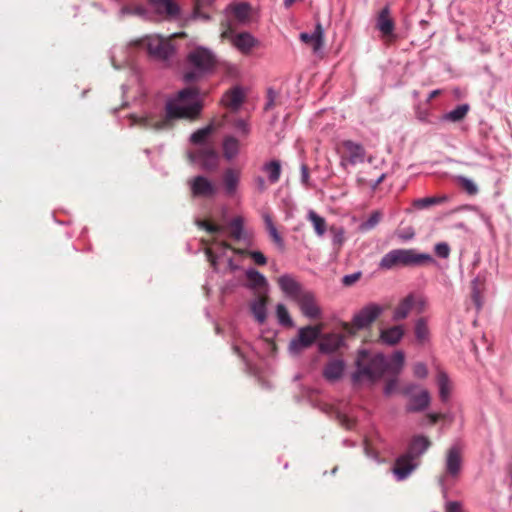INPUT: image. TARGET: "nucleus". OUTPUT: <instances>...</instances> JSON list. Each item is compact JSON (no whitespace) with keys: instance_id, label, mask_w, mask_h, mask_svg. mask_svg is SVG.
I'll use <instances>...</instances> for the list:
<instances>
[{"instance_id":"nucleus-1","label":"nucleus","mask_w":512,"mask_h":512,"mask_svg":"<svg viewBox=\"0 0 512 512\" xmlns=\"http://www.w3.org/2000/svg\"><path fill=\"white\" fill-rule=\"evenodd\" d=\"M201 108L198 90L185 88L167 101L164 117L146 113L131 114L128 117V125L163 128V126L172 125V121L175 119H193L197 117Z\"/></svg>"},{"instance_id":"nucleus-2","label":"nucleus","mask_w":512,"mask_h":512,"mask_svg":"<svg viewBox=\"0 0 512 512\" xmlns=\"http://www.w3.org/2000/svg\"><path fill=\"white\" fill-rule=\"evenodd\" d=\"M281 291L295 301L302 315L311 320H320L323 316L322 309L312 291L303 288L292 275L285 274L277 279Z\"/></svg>"},{"instance_id":"nucleus-3","label":"nucleus","mask_w":512,"mask_h":512,"mask_svg":"<svg viewBox=\"0 0 512 512\" xmlns=\"http://www.w3.org/2000/svg\"><path fill=\"white\" fill-rule=\"evenodd\" d=\"M356 370L352 374L354 384L364 380L375 382L385 373L388 365L385 356L381 353H370L366 350L358 352L356 361Z\"/></svg>"},{"instance_id":"nucleus-4","label":"nucleus","mask_w":512,"mask_h":512,"mask_svg":"<svg viewBox=\"0 0 512 512\" xmlns=\"http://www.w3.org/2000/svg\"><path fill=\"white\" fill-rule=\"evenodd\" d=\"M188 71L184 74L186 82L194 81L210 72L217 65L214 52L204 46H195L187 54Z\"/></svg>"},{"instance_id":"nucleus-5","label":"nucleus","mask_w":512,"mask_h":512,"mask_svg":"<svg viewBox=\"0 0 512 512\" xmlns=\"http://www.w3.org/2000/svg\"><path fill=\"white\" fill-rule=\"evenodd\" d=\"M434 262L433 257L427 253H418L414 249H394L381 258L379 268L391 270L397 266H418Z\"/></svg>"},{"instance_id":"nucleus-6","label":"nucleus","mask_w":512,"mask_h":512,"mask_svg":"<svg viewBox=\"0 0 512 512\" xmlns=\"http://www.w3.org/2000/svg\"><path fill=\"white\" fill-rule=\"evenodd\" d=\"M213 130H197L191 136L194 144L200 145L195 151L190 152L189 157L193 162H200L206 170H215L218 167L219 155L214 146L208 142Z\"/></svg>"},{"instance_id":"nucleus-7","label":"nucleus","mask_w":512,"mask_h":512,"mask_svg":"<svg viewBox=\"0 0 512 512\" xmlns=\"http://www.w3.org/2000/svg\"><path fill=\"white\" fill-rule=\"evenodd\" d=\"M185 34L175 33L167 38L159 35H149L136 42L137 45L146 48L147 52L157 59H167L175 51V46L172 44V39L182 37Z\"/></svg>"},{"instance_id":"nucleus-8","label":"nucleus","mask_w":512,"mask_h":512,"mask_svg":"<svg viewBox=\"0 0 512 512\" xmlns=\"http://www.w3.org/2000/svg\"><path fill=\"white\" fill-rule=\"evenodd\" d=\"M382 312L381 306L369 304L354 315L351 323H344L343 328L349 334H356L357 331L370 327Z\"/></svg>"},{"instance_id":"nucleus-9","label":"nucleus","mask_w":512,"mask_h":512,"mask_svg":"<svg viewBox=\"0 0 512 512\" xmlns=\"http://www.w3.org/2000/svg\"><path fill=\"white\" fill-rule=\"evenodd\" d=\"M323 329L322 324L308 325L298 330L297 337L289 343V351L292 354H299L306 348H309L319 338Z\"/></svg>"},{"instance_id":"nucleus-10","label":"nucleus","mask_w":512,"mask_h":512,"mask_svg":"<svg viewBox=\"0 0 512 512\" xmlns=\"http://www.w3.org/2000/svg\"><path fill=\"white\" fill-rule=\"evenodd\" d=\"M222 39H227L240 53L250 54L259 46V40L248 32L235 33L231 28H227L221 33Z\"/></svg>"},{"instance_id":"nucleus-11","label":"nucleus","mask_w":512,"mask_h":512,"mask_svg":"<svg viewBox=\"0 0 512 512\" xmlns=\"http://www.w3.org/2000/svg\"><path fill=\"white\" fill-rule=\"evenodd\" d=\"M148 9L159 17H176L179 6L173 0H148Z\"/></svg>"},{"instance_id":"nucleus-12","label":"nucleus","mask_w":512,"mask_h":512,"mask_svg":"<svg viewBox=\"0 0 512 512\" xmlns=\"http://www.w3.org/2000/svg\"><path fill=\"white\" fill-rule=\"evenodd\" d=\"M432 445L431 440L424 435H415L411 438L407 451L404 453L419 462L421 456L426 453V451Z\"/></svg>"},{"instance_id":"nucleus-13","label":"nucleus","mask_w":512,"mask_h":512,"mask_svg":"<svg viewBox=\"0 0 512 512\" xmlns=\"http://www.w3.org/2000/svg\"><path fill=\"white\" fill-rule=\"evenodd\" d=\"M343 157L349 160L351 164H357L364 161L365 150L364 148L351 140L342 141L339 144Z\"/></svg>"},{"instance_id":"nucleus-14","label":"nucleus","mask_w":512,"mask_h":512,"mask_svg":"<svg viewBox=\"0 0 512 512\" xmlns=\"http://www.w3.org/2000/svg\"><path fill=\"white\" fill-rule=\"evenodd\" d=\"M419 465V462L415 461L406 454L401 455L395 461L393 467V473L398 480L406 479Z\"/></svg>"},{"instance_id":"nucleus-15","label":"nucleus","mask_w":512,"mask_h":512,"mask_svg":"<svg viewBox=\"0 0 512 512\" xmlns=\"http://www.w3.org/2000/svg\"><path fill=\"white\" fill-rule=\"evenodd\" d=\"M215 185L204 176H196L191 181V191L197 197H211L216 193Z\"/></svg>"},{"instance_id":"nucleus-16","label":"nucleus","mask_w":512,"mask_h":512,"mask_svg":"<svg viewBox=\"0 0 512 512\" xmlns=\"http://www.w3.org/2000/svg\"><path fill=\"white\" fill-rule=\"evenodd\" d=\"M345 363L342 359H331L323 367L322 375L328 382L340 380L344 374Z\"/></svg>"},{"instance_id":"nucleus-17","label":"nucleus","mask_w":512,"mask_h":512,"mask_svg":"<svg viewBox=\"0 0 512 512\" xmlns=\"http://www.w3.org/2000/svg\"><path fill=\"white\" fill-rule=\"evenodd\" d=\"M345 345V338L341 334H326L319 342V351L321 353H334Z\"/></svg>"},{"instance_id":"nucleus-18","label":"nucleus","mask_w":512,"mask_h":512,"mask_svg":"<svg viewBox=\"0 0 512 512\" xmlns=\"http://www.w3.org/2000/svg\"><path fill=\"white\" fill-rule=\"evenodd\" d=\"M227 12L239 24L249 23L252 17L250 5L244 2L230 4L227 7Z\"/></svg>"},{"instance_id":"nucleus-19","label":"nucleus","mask_w":512,"mask_h":512,"mask_svg":"<svg viewBox=\"0 0 512 512\" xmlns=\"http://www.w3.org/2000/svg\"><path fill=\"white\" fill-rule=\"evenodd\" d=\"M245 97L246 93L244 88L240 86H235L223 95L222 103L227 108L231 110H236L242 105Z\"/></svg>"},{"instance_id":"nucleus-20","label":"nucleus","mask_w":512,"mask_h":512,"mask_svg":"<svg viewBox=\"0 0 512 512\" xmlns=\"http://www.w3.org/2000/svg\"><path fill=\"white\" fill-rule=\"evenodd\" d=\"M461 450L453 446L451 447L446 456V471L451 476H457L461 469Z\"/></svg>"},{"instance_id":"nucleus-21","label":"nucleus","mask_w":512,"mask_h":512,"mask_svg":"<svg viewBox=\"0 0 512 512\" xmlns=\"http://www.w3.org/2000/svg\"><path fill=\"white\" fill-rule=\"evenodd\" d=\"M300 39L309 45L315 54L318 53L323 46V30L321 25L317 24L313 33H301Z\"/></svg>"},{"instance_id":"nucleus-22","label":"nucleus","mask_w":512,"mask_h":512,"mask_svg":"<svg viewBox=\"0 0 512 512\" xmlns=\"http://www.w3.org/2000/svg\"><path fill=\"white\" fill-rule=\"evenodd\" d=\"M268 301H269V297L266 294H260L250 304L251 312L259 324H263L266 321V318H267L266 306H267Z\"/></svg>"},{"instance_id":"nucleus-23","label":"nucleus","mask_w":512,"mask_h":512,"mask_svg":"<svg viewBox=\"0 0 512 512\" xmlns=\"http://www.w3.org/2000/svg\"><path fill=\"white\" fill-rule=\"evenodd\" d=\"M394 21L390 15V9L388 6L384 7L377 18V28L384 37H389L394 31Z\"/></svg>"},{"instance_id":"nucleus-24","label":"nucleus","mask_w":512,"mask_h":512,"mask_svg":"<svg viewBox=\"0 0 512 512\" xmlns=\"http://www.w3.org/2000/svg\"><path fill=\"white\" fill-rule=\"evenodd\" d=\"M403 336L404 330L402 326L397 325L381 330L379 340L384 344L393 346L399 343Z\"/></svg>"},{"instance_id":"nucleus-25","label":"nucleus","mask_w":512,"mask_h":512,"mask_svg":"<svg viewBox=\"0 0 512 512\" xmlns=\"http://www.w3.org/2000/svg\"><path fill=\"white\" fill-rule=\"evenodd\" d=\"M430 404V394L427 390L421 391L419 394L413 395L410 398V403L407 406L408 412H419L426 409Z\"/></svg>"},{"instance_id":"nucleus-26","label":"nucleus","mask_w":512,"mask_h":512,"mask_svg":"<svg viewBox=\"0 0 512 512\" xmlns=\"http://www.w3.org/2000/svg\"><path fill=\"white\" fill-rule=\"evenodd\" d=\"M263 220L265 224V229L268 232L270 239L279 249L283 250L285 247L284 240L283 237L278 232L272 217L269 214H264Z\"/></svg>"},{"instance_id":"nucleus-27","label":"nucleus","mask_w":512,"mask_h":512,"mask_svg":"<svg viewBox=\"0 0 512 512\" xmlns=\"http://www.w3.org/2000/svg\"><path fill=\"white\" fill-rule=\"evenodd\" d=\"M485 289L484 280L480 277H476L471 282V299L476 306L477 310H480L483 306V292Z\"/></svg>"},{"instance_id":"nucleus-28","label":"nucleus","mask_w":512,"mask_h":512,"mask_svg":"<svg viewBox=\"0 0 512 512\" xmlns=\"http://www.w3.org/2000/svg\"><path fill=\"white\" fill-rule=\"evenodd\" d=\"M239 171L229 168L224 172L223 183L228 195H233L236 192L239 183Z\"/></svg>"},{"instance_id":"nucleus-29","label":"nucleus","mask_w":512,"mask_h":512,"mask_svg":"<svg viewBox=\"0 0 512 512\" xmlns=\"http://www.w3.org/2000/svg\"><path fill=\"white\" fill-rule=\"evenodd\" d=\"M414 305V298L412 295L405 297L395 308L393 319L396 321L405 319Z\"/></svg>"},{"instance_id":"nucleus-30","label":"nucleus","mask_w":512,"mask_h":512,"mask_svg":"<svg viewBox=\"0 0 512 512\" xmlns=\"http://www.w3.org/2000/svg\"><path fill=\"white\" fill-rule=\"evenodd\" d=\"M239 141L234 137H226L223 141V156L226 160L231 161L239 153Z\"/></svg>"},{"instance_id":"nucleus-31","label":"nucleus","mask_w":512,"mask_h":512,"mask_svg":"<svg viewBox=\"0 0 512 512\" xmlns=\"http://www.w3.org/2000/svg\"><path fill=\"white\" fill-rule=\"evenodd\" d=\"M405 362V355L402 351H396L392 357L390 362H387V369L386 371H389L392 374H399L404 366Z\"/></svg>"},{"instance_id":"nucleus-32","label":"nucleus","mask_w":512,"mask_h":512,"mask_svg":"<svg viewBox=\"0 0 512 512\" xmlns=\"http://www.w3.org/2000/svg\"><path fill=\"white\" fill-rule=\"evenodd\" d=\"M439 386V395L442 401L446 402L450 396L451 386L450 381L446 373L439 372L437 377Z\"/></svg>"},{"instance_id":"nucleus-33","label":"nucleus","mask_w":512,"mask_h":512,"mask_svg":"<svg viewBox=\"0 0 512 512\" xmlns=\"http://www.w3.org/2000/svg\"><path fill=\"white\" fill-rule=\"evenodd\" d=\"M470 110V106L468 104H461L458 105L455 109L452 111L446 113L444 115V119L451 121V122H458L462 120Z\"/></svg>"},{"instance_id":"nucleus-34","label":"nucleus","mask_w":512,"mask_h":512,"mask_svg":"<svg viewBox=\"0 0 512 512\" xmlns=\"http://www.w3.org/2000/svg\"><path fill=\"white\" fill-rule=\"evenodd\" d=\"M456 183L462 190H464L470 196L476 195L479 191L476 183L473 180L468 179L467 177L457 176Z\"/></svg>"},{"instance_id":"nucleus-35","label":"nucleus","mask_w":512,"mask_h":512,"mask_svg":"<svg viewBox=\"0 0 512 512\" xmlns=\"http://www.w3.org/2000/svg\"><path fill=\"white\" fill-rule=\"evenodd\" d=\"M446 199H447L446 196L425 197V198H420V199L415 200L413 204L418 209H425L430 206L440 204V203L446 201Z\"/></svg>"},{"instance_id":"nucleus-36","label":"nucleus","mask_w":512,"mask_h":512,"mask_svg":"<svg viewBox=\"0 0 512 512\" xmlns=\"http://www.w3.org/2000/svg\"><path fill=\"white\" fill-rule=\"evenodd\" d=\"M309 220L312 222L317 235L322 236L326 232V221L323 217L319 216L316 212H309Z\"/></svg>"},{"instance_id":"nucleus-37","label":"nucleus","mask_w":512,"mask_h":512,"mask_svg":"<svg viewBox=\"0 0 512 512\" xmlns=\"http://www.w3.org/2000/svg\"><path fill=\"white\" fill-rule=\"evenodd\" d=\"M265 171L271 183H276L280 179L281 165L279 161L273 160L265 165Z\"/></svg>"},{"instance_id":"nucleus-38","label":"nucleus","mask_w":512,"mask_h":512,"mask_svg":"<svg viewBox=\"0 0 512 512\" xmlns=\"http://www.w3.org/2000/svg\"><path fill=\"white\" fill-rule=\"evenodd\" d=\"M247 279L254 288H264L267 286V280L265 276L256 270L248 271Z\"/></svg>"},{"instance_id":"nucleus-39","label":"nucleus","mask_w":512,"mask_h":512,"mask_svg":"<svg viewBox=\"0 0 512 512\" xmlns=\"http://www.w3.org/2000/svg\"><path fill=\"white\" fill-rule=\"evenodd\" d=\"M276 316L281 325L287 326V327L293 326V321H292L290 314L284 304L280 303L276 306Z\"/></svg>"},{"instance_id":"nucleus-40","label":"nucleus","mask_w":512,"mask_h":512,"mask_svg":"<svg viewBox=\"0 0 512 512\" xmlns=\"http://www.w3.org/2000/svg\"><path fill=\"white\" fill-rule=\"evenodd\" d=\"M230 236L235 240H240L243 235V219L242 217H235L229 223Z\"/></svg>"},{"instance_id":"nucleus-41","label":"nucleus","mask_w":512,"mask_h":512,"mask_svg":"<svg viewBox=\"0 0 512 512\" xmlns=\"http://www.w3.org/2000/svg\"><path fill=\"white\" fill-rule=\"evenodd\" d=\"M382 219V214L380 211H374L369 218L361 224V228L363 230H371L374 228Z\"/></svg>"},{"instance_id":"nucleus-42","label":"nucleus","mask_w":512,"mask_h":512,"mask_svg":"<svg viewBox=\"0 0 512 512\" xmlns=\"http://www.w3.org/2000/svg\"><path fill=\"white\" fill-rule=\"evenodd\" d=\"M123 13L135 14L141 17H149L148 9L139 4H132L122 9Z\"/></svg>"},{"instance_id":"nucleus-43","label":"nucleus","mask_w":512,"mask_h":512,"mask_svg":"<svg viewBox=\"0 0 512 512\" xmlns=\"http://www.w3.org/2000/svg\"><path fill=\"white\" fill-rule=\"evenodd\" d=\"M415 335H416V338L420 342H423L424 340H426V338L428 336V328H427V325H426V322L424 319H419L416 322Z\"/></svg>"},{"instance_id":"nucleus-44","label":"nucleus","mask_w":512,"mask_h":512,"mask_svg":"<svg viewBox=\"0 0 512 512\" xmlns=\"http://www.w3.org/2000/svg\"><path fill=\"white\" fill-rule=\"evenodd\" d=\"M435 253L441 258H448L450 254V247L447 243L441 242L435 245Z\"/></svg>"},{"instance_id":"nucleus-45","label":"nucleus","mask_w":512,"mask_h":512,"mask_svg":"<svg viewBox=\"0 0 512 512\" xmlns=\"http://www.w3.org/2000/svg\"><path fill=\"white\" fill-rule=\"evenodd\" d=\"M361 277H362L361 272H355V273H352L349 275H345L342 278L341 282L344 286L349 287V286L354 285L357 281H359Z\"/></svg>"},{"instance_id":"nucleus-46","label":"nucleus","mask_w":512,"mask_h":512,"mask_svg":"<svg viewBox=\"0 0 512 512\" xmlns=\"http://www.w3.org/2000/svg\"><path fill=\"white\" fill-rule=\"evenodd\" d=\"M199 226L204 228L210 234H215L223 230V226L210 223L206 220L200 221Z\"/></svg>"},{"instance_id":"nucleus-47","label":"nucleus","mask_w":512,"mask_h":512,"mask_svg":"<svg viewBox=\"0 0 512 512\" xmlns=\"http://www.w3.org/2000/svg\"><path fill=\"white\" fill-rule=\"evenodd\" d=\"M249 256L257 265L263 266L267 263L265 255L260 251H251L249 252Z\"/></svg>"},{"instance_id":"nucleus-48","label":"nucleus","mask_w":512,"mask_h":512,"mask_svg":"<svg viewBox=\"0 0 512 512\" xmlns=\"http://www.w3.org/2000/svg\"><path fill=\"white\" fill-rule=\"evenodd\" d=\"M278 95L272 89H269L267 92V102L265 104V110L272 109L276 105Z\"/></svg>"},{"instance_id":"nucleus-49","label":"nucleus","mask_w":512,"mask_h":512,"mask_svg":"<svg viewBox=\"0 0 512 512\" xmlns=\"http://www.w3.org/2000/svg\"><path fill=\"white\" fill-rule=\"evenodd\" d=\"M414 375L418 378H425L428 374L426 365L423 363H417L413 367Z\"/></svg>"},{"instance_id":"nucleus-50","label":"nucleus","mask_w":512,"mask_h":512,"mask_svg":"<svg viewBox=\"0 0 512 512\" xmlns=\"http://www.w3.org/2000/svg\"><path fill=\"white\" fill-rule=\"evenodd\" d=\"M398 385V381L396 378H392L386 381L385 387H384V393L387 396H390L394 391L396 390Z\"/></svg>"},{"instance_id":"nucleus-51","label":"nucleus","mask_w":512,"mask_h":512,"mask_svg":"<svg viewBox=\"0 0 512 512\" xmlns=\"http://www.w3.org/2000/svg\"><path fill=\"white\" fill-rule=\"evenodd\" d=\"M337 419L339 424L346 429H351L354 425L353 420H351L344 414L337 413Z\"/></svg>"},{"instance_id":"nucleus-52","label":"nucleus","mask_w":512,"mask_h":512,"mask_svg":"<svg viewBox=\"0 0 512 512\" xmlns=\"http://www.w3.org/2000/svg\"><path fill=\"white\" fill-rule=\"evenodd\" d=\"M214 0H195V10L198 15H202L201 10L213 4Z\"/></svg>"},{"instance_id":"nucleus-53","label":"nucleus","mask_w":512,"mask_h":512,"mask_svg":"<svg viewBox=\"0 0 512 512\" xmlns=\"http://www.w3.org/2000/svg\"><path fill=\"white\" fill-rule=\"evenodd\" d=\"M445 512H463L461 504L457 501H450L446 504Z\"/></svg>"},{"instance_id":"nucleus-54","label":"nucleus","mask_w":512,"mask_h":512,"mask_svg":"<svg viewBox=\"0 0 512 512\" xmlns=\"http://www.w3.org/2000/svg\"><path fill=\"white\" fill-rule=\"evenodd\" d=\"M206 255H207V258H208V261L210 262V264L216 268L217 266V256L213 253V251L208 248L206 249Z\"/></svg>"},{"instance_id":"nucleus-55","label":"nucleus","mask_w":512,"mask_h":512,"mask_svg":"<svg viewBox=\"0 0 512 512\" xmlns=\"http://www.w3.org/2000/svg\"><path fill=\"white\" fill-rule=\"evenodd\" d=\"M386 174H381L375 181L369 182V187L374 191L384 181Z\"/></svg>"},{"instance_id":"nucleus-56","label":"nucleus","mask_w":512,"mask_h":512,"mask_svg":"<svg viewBox=\"0 0 512 512\" xmlns=\"http://www.w3.org/2000/svg\"><path fill=\"white\" fill-rule=\"evenodd\" d=\"M427 417L430 420L431 424H435L440 419H444L445 415L441 413H429L427 414Z\"/></svg>"},{"instance_id":"nucleus-57","label":"nucleus","mask_w":512,"mask_h":512,"mask_svg":"<svg viewBox=\"0 0 512 512\" xmlns=\"http://www.w3.org/2000/svg\"><path fill=\"white\" fill-rule=\"evenodd\" d=\"M213 243L220 249H230V250H233V247L227 242V241H219L217 239H214L213 240Z\"/></svg>"},{"instance_id":"nucleus-58","label":"nucleus","mask_w":512,"mask_h":512,"mask_svg":"<svg viewBox=\"0 0 512 512\" xmlns=\"http://www.w3.org/2000/svg\"><path fill=\"white\" fill-rule=\"evenodd\" d=\"M301 179L304 184L308 183L309 180V171L306 165H302L301 167Z\"/></svg>"},{"instance_id":"nucleus-59","label":"nucleus","mask_w":512,"mask_h":512,"mask_svg":"<svg viewBox=\"0 0 512 512\" xmlns=\"http://www.w3.org/2000/svg\"><path fill=\"white\" fill-rule=\"evenodd\" d=\"M442 92H443V90H441V89L433 90V91L429 94V96H428V98H427V103H430L433 99H435L436 97H438L439 95H441V94H442Z\"/></svg>"},{"instance_id":"nucleus-60","label":"nucleus","mask_w":512,"mask_h":512,"mask_svg":"<svg viewBox=\"0 0 512 512\" xmlns=\"http://www.w3.org/2000/svg\"><path fill=\"white\" fill-rule=\"evenodd\" d=\"M414 236V232H409V233H399L398 234V237L404 241L406 240H409L411 238H413Z\"/></svg>"},{"instance_id":"nucleus-61","label":"nucleus","mask_w":512,"mask_h":512,"mask_svg":"<svg viewBox=\"0 0 512 512\" xmlns=\"http://www.w3.org/2000/svg\"><path fill=\"white\" fill-rule=\"evenodd\" d=\"M369 182L370 181L366 180L363 177H358L357 178V183H358L359 187H364V186H368L369 187Z\"/></svg>"},{"instance_id":"nucleus-62","label":"nucleus","mask_w":512,"mask_h":512,"mask_svg":"<svg viewBox=\"0 0 512 512\" xmlns=\"http://www.w3.org/2000/svg\"><path fill=\"white\" fill-rule=\"evenodd\" d=\"M234 253L238 254V255H248L249 256V252L248 250L246 249H241V248H235L233 247V250H232Z\"/></svg>"},{"instance_id":"nucleus-63","label":"nucleus","mask_w":512,"mask_h":512,"mask_svg":"<svg viewBox=\"0 0 512 512\" xmlns=\"http://www.w3.org/2000/svg\"><path fill=\"white\" fill-rule=\"evenodd\" d=\"M233 351L243 359L244 362H246V358L244 357V355L241 353L240 349L237 347V346H234L233 347Z\"/></svg>"},{"instance_id":"nucleus-64","label":"nucleus","mask_w":512,"mask_h":512,"mask_svg":"<svg viewBox=\"0 0 512 512\" xmlns=\"http://www.w3.org/2000/svg\"><path fill=\"white\" fill-rule=\"evenodd\" d=\"M414 388V385H409L406 388H404L403 393L404 394H410L411 390Z\"/></svg>"}]
</instances>
